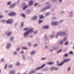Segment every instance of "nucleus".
Masks as SVG:
<instances>
[{"label": "nucleus", "instance_id": "f3484780", "mask_svg": "<svg viewBox=\"0 0 74 74\" xmlns=\"http://www.w3.org/2000/svg\"><path fill=\"white\" fill-rule=\"evenodd\" d=\"M13 54L14 56H16L18 55L17 51H14L13 52Z\"/></svg>", "mask_w": 74, "mask_h": 74}, {"label": "nucleus", "instance_id": "a211bd4d", "mask_svg": "<svg viewBox=\"0 0 74 74\" xmlns=\"http://www.w3.org/2000/svg\"><path fill=\"white\" fill-rule=\"evenodd\" d=\"M14 40V37L12 36L11 37L10 39V41H13Z\"/></svg>", "mask_w": 74, "mask_h": 74}, {"label": "nucleus", "instance_id": "c756f323", "mask_svg": "<svg viewBox=\"0 0 74 74\" xmlns=\"http://www.w3.org/2000/svg\"><path fill=\"white\" fill-rule=\"evenodd\" d=\"M45 42L46 44H48L49 43V40L47 39L46 40H45Z\"/></svg>", "mask_w": 74, "mask_h": 74}, {"label": "nucleus", "instance_id": "39448f33", "mask_svg": "<svg viewBox=\"0 0 74 74\" xmlns=\"http://www.w3.org/2000/svg\"><path fill=\"white\" fill-rule=\"evenodd\" d=\"M9 16H15L16 15V13L14 12H12L8 14Z\"/></svg>", "mask_w": 74, "mask_h": 74}, {"label": "nucleus", "instance_id": "a18cd8bd", "mask_svg": "<svg viewBox=\"0 0 74 74\" xmlns=\"http://www.w3.org/2000/svg\"><path fill=\"white\" fill-rule=\"evenodd\" d=\"M9 67H11V68L13 67V65H9Z\"/></svg>", "mask_w": 74, "mask_h": 74}, {"label": "nucleus", "instance_id": "6e6552de", "mask_svg": "<svg viewBox=\"0 0 74 74\" xmlns=\"http://www.w3.org/2000/svg\"><path fill=\"white\" fill-rule=\"evenodd\" d=\"M7 23H10L11 24L13 22V20L12 19H9L7 21H6Z\"/></svg>", "mask_w": 74, "mask_h": 74}, {"label": "nucleus", "instance_id": "69168bd1", "mask_svg": "<svg viewBox=\"0 0 74 74\" xmlns=\"http://www.w3.org/2000/svg\"><path fill=\"white\" fill-rule=\"evenodd\" d=\"M37 44H35L34 45V47H37Z\"/></svg>", "mask_w": 74, "mask_h": 74}, {"label": "nucleus", "instance_id": "e2e57ef3", "mask_svg": "<svg viewBox=\"0 0 74 74\" xmlns=\"http://www.w3.org/2000/svg\"><path fill=\"white\" fill-rule=\"evenodd\" d=\"M2 22H6V21L5 20H3L2 21Z\"/></svg>", "mask_w": 74, "mask_h": 74}, {"label": "nucleus", "instance_id": "de8ad7c7", "mask_svg": "<svg viewBox=\"0 0 74 74\" xmlns=\"http://www.w3.org/2000/svg\"><path fill=\"white\" fill-rule=\"evenodd\" d=\"M43 22V21L42 20V21H39V23H42V22Z\"/></svg>", "mask_w": 74, "mask_h": 74}, {"label": "nucleus", "instance_id": "9d476101", "mask_svg": "<svg viewBox=\"0 0 74 74\" xmlns=\"http://www.w3.org/2000/svg\"><path fill=\"white\" fill-rule=\"evenodd\" d=\"M36 52V51H33L31 52L30 54L31 55H32V56H33V55H35Z\"/></svg>", "mask_w": 74, "mask_h": 74}, {"label": "nucleus", "instance_id": "09e8293b", "mask_svg": "<svg viewBox=\"0 0 74 74\" xmlns=\"http://www.w3.org/2000/svg\"><path fill=\"white\" fill-rule=\"evenodd\" d=\"M20 49H21V48H17L16 49V51H19Z\"/></svg>", "mask_w": 74, "mask_h": 74}, {"label": "nucleus", "instance_id": "9b49d317", "mask_svg": "<svg viewBox=\"0 0 74 74\" xmlns=\"http://www.w3.org/2000/svg\"><path fill=\"white\" fill-rule=\"evenodd\" d=\"M33 1L32 0H31L29 2L28 6H32L33 5Z\"/></svg>", "mask_w": 74, "mask_h": 74}, {"label": "nucleus", "instance_id": "2f4dec72", "mask_svg": "<svg viewBox=\"0 0 74 74\" xmlns=\"http://www.w3.org/2000/svg\"><path fill=\"white\" fill-rule=\"evenodd\" d=\"M44 18V16L42 15H40V19H42Z\"/></svg>", "mask_w": 74, "mask_h": 74}, {"label": "nucleus", "instance_id": "c9c22d12", "mask_svg": "<svg viewBox=\"0 0 74 74\" xmlns=\"http://www.w3.org/2000/svg\"><path fill=\"white\" fill-rule=\"evenodd\" d=\"M27 7V5H25V6H24L23 10H25V9H26V8Z\"/></svg>", "mask_w": 74, "mask_h": 74}, {"label": "nucleus", "instance_id": "f257e3e1", "mask_svg": "<svg viewBox=\"0 0 74 74\" xmlns=\"http://www.w3.org/2000/svg\"><path fill=\"white\" fill-rule=\"evenodd\" d=\"M59 36L60 37L62 36H68V34L66 33V32L63 31H59L56 34L55 36L56 38H58Z\"/></svg>", "mask_w": 74, "mask_h": 74}, {"label": "nucleus", "instance_id": "37998d69", "mask_svg": "<svg viewBox=\"0 0 74 74\" xmlns=\"http://www.w3.org/2000/svg\"><path fill=\"white\" fill-rule=\"evenodd\" d=\"M4 61V58H2L1 59V62H3Z\"/></svg>", "mask_w": 74, "mask_h": 74}, {"label": "nucleus", "instance_id": "0eeeda50", "mask_svg": "<svg viewBox=\"0 0 74 74\" xmlns=\"http://www.w3.org/2000/svg\"><path fill=\"white\" fill-rule=\"evenodd\" d=\"M11 44L10 43H8L7 44L6 46V49H10V48L11 47Z\"/></svg>", "mask_w": 74, "mask_h": 74}, {"label": "nucleus", "instance_id": "052dcab7", "mask_svg": "<svg viewBox=\"0 0 74 74\" xmlns=\"http://www.w3.org/2000/svg\"><path fill=\"white\" fill-rule=\"evenodd\" d=\"M4 16H0V18H3Z\"/></svg>", "mask_w": 74, "mask_h": 74}, {"label": "nucleus", "instance_id": "1a4fd4ad", "mask_svg": "<svg viewBox=\"0 0 74 74\" xmlns=\"http://www.w3.org/2000/svg\"><path fill=\"white\" fill-rule=\"evenodd\" d=\"M16 5V3L15 2L10 6L9 7L10 8H14V7H15Z\"/></svg>", "mask_w": 74, "mask_h": 74}, {"label": "nucleus", "instance_id": "2eb2a0df", "mask_svg": "<svg viewBox=\"0 0 74 74\" xmlns=\"http://www.w3.org/2000/svg\"><path fill=\"white\" fill-rule=\"evenodd\" d=\"M15 66H20L21 65V63H20V62L19 61H17L15 64Z\"/></svg>", "mask_w": 74, "mask_h": 74}, {"label": "nucleus", "instance_id": "0e129e2a", "mask_svg": "<svg viewBox=\"0 0 74 74\" xmlns=\"http://www.w3.org/2000/svg\"><path fill=\"white\" fill-rule=\"evenodd\" d=\"M46 4H47V5H48V4H49V3L48 2H47L46 3Z\"/></svg>", "mask_w": 74, "mask_h": 74}, {"label": "nucleus", "instance_id": "6e6d98bb", "mask_svg": "<svg viewBox=\"0 0 74 74\" xmlns=\"http://www.w3.org/2000/svg\"><path fill=\"white\" fill-rule=\"evenodd\" d=\"M37 31H36L34 32V34H37Z\"/></svg>", "mask_w": 74, "mask_h": 74}, {"label": "nucleus", "instance_id": "412c9836", "mask_svg": "<svg viewBox=\"0 0 74 74\" xmlns=\"http://www.w3.org/2000/svg\"><path fill=\"white\" fill-rule=\"evenodd\" d=\"M30 29H29V28H25L23 29V30L24 31H29Z\"/></svg>", "mask_w": 74, "mask_h": 74}, {"label": "nucleus", "instance_id": "a878e982", "mask_svg": "<svg viewBox=\"0 0 74 74\" xmlns=\"http://www.w3.org/2000/svg\"><path fill=\"white\" fill-rule=\"evenodd\" d=\"M50 69L51 70H55V66L51 67L50 68Z\"/></svg>", "mask_w": 74, "mask_h": 74}, {"label": "nucleus", "instance_id": "f8f14e48", "mask_svg": "<svg viewBox=\"0 0 74 74\" xmlns=\"http://www.w3.org/2000/svg\"><path fill=\"white\" fill-rule=\"evenodd\" d=\"M32 19L33 21H36L37 19V16H33L32 18Z\"/></svg>", "mask_w": 74, "mask_h": 74}, {"label": "nucleus", "instance_id": "4d7b16f0", "mask_svg": "<svg viewBox=\"0 0 74 74\" xmlns=\"http://www.w3.org/2000/svg\"><path fill=\"white\" fill-rule=\"evenodd\" d=\"M73 14H70L69 16V17H73Z\"/></svg>", "mask_w": 74, "mask_h": 74}, {"label": "nucleus", "instance_id": "864d4df0", "mask_svg": "<svg viewBox=\"0 0 74 74\" xmlns=\"http://www.w3.org/2000/svg\"><path fill=\"white\" fill-rule=\"evenodd\" d=\"M38 3H35L34 5V6H37L38 5Z\"/></svg>", "mask_w": 74, "mask_h": 74}, {"label": "nucleus", "instance_id": "4be33fe9", "mask_svg": "<svg viewBox=\"0 0 74 74\" xmlns=\"http://www.w3.org/2000/svg\"><path fill=\"white\" fill-rule=\"evenodd\" d=\"M15 72V71H12L10 72V74H14Z\"/></svg>", "mask_w": 74, "mask_h": 74}, {"label": "nucleus", "instance_id": "79ce46f5", "mask_svg": "<svg viewBox=\"0 0 74 74\" xmlns=\"http://www.w3.org/2000/svg\"><path fill=\"white\" fill-rule=\"evenodd\" d=\"M25 5H26V3H25V2H23L22 4V6H25Z\"/></svg>", "mask_w": 74, "mask_h": 74}, {"label": "nucleus", "instance_id": "dca6fc26", "mask_svg": "<svg viewBox=\"0 0 74 74\" xmlns=\"http://www.w3.org/2000/svg\"><path fill=\"white\" fill-rule=\"evenodd\" d=\"M12 32H8L7 33V36H11V35H12Z\"/></svg>", "mask_w": 74, "mask_h": 74}, {"label": "nucleus", "instance_id": "c85d7f7f", "mask_svg": "<svg viewBox=\"0 0 74 74\" xmlns=\"http://www.w3.org/2000/svg\"><path fill=\"white\" fill-rule=\"evenodd\" d=\"M50 14H51V13L49 12H47L45 14V16H48V15H49Z\"/></svg>", "mask_w": 74, "mask_h": 74}, {"label": "nucleus", "instance_id": "58836bf2", "mask_svg": "<svg viewBox=\"0 0 74 74\" xmlns=\"http://www.w3.org/2000/svg\"><path fill=\"white\" fill-rule=\"evenodd\" d=\"M28 46H29V47H30L32 45V43H31V42H29L28 43Z\"/></svg>", "mask_w": 74, "mask_h": 74}, {"label": "nucleus", "instance_id": "a19ab883", "mask_svg": "<svg viewBox=\"0 0 74 74\" xmlns=\"http://www.w3.org/2000/svg\"><path fill=\"white\" fill-rule=\"evenodd\" d=\"M69 44V42L67 41L65 43L64 45H67Z\"/></svg>", "mask_w": 74, "mask_h": 74}, {"label": "nucleus", "instance_id": "4c0bfd02", "mask_svg": "<svg viewBox=\"0 0 74 74\" xmlns=\"http://www.w3.org/2000/svg\"><path fill=\"white\" fill-rule=\"evenodd\" d=\"M54 50H56L57 49H58V47H54Z\"/></svg>", "mask_w": 74, "mask_h": 74}, {"label": "nucleus", "instance_id": "6ab92c4d", "mask_svg": "<svg viewBox=\"0 0 74 74\" xmlns=\"http://www.w3.org/2000/svg\"><path fill=\"white\" fill-rule=\"evenodd\" d=\"M53 64H54V62H49L47 63V64H49V65Z\"/></svg>", "mask_w": 74, "mask_h": 74}, {"label": "nucleus", "instance_id": "f704fd0d", "mask_svg": "<svg viewBox=\"0 0 74 74\" xmlns=\"http://www.w3.org/2000/svg\"><path fill=\"white\" fill-rule=\"evenodd\" d=\"M24 26V23L23 22H22L21 23V27H23Z\"/></svg>", "mask_w": 74, "mask_h": 74}, {"label": "nucleus", "instance_id": "774afa93", "mask_svg": "<svg viewBox=\"0 0 74 74\" xmlns=\"http://www.w3.org/2000/svg\"><path fill=\"white\" fill-rule=\"evenodd\" d=\"M52 1L53 2H55L57 1V0H52Z\"/></svg>", "mask_w": 74, "mask_h": 74}, {"label": "nucleus", "instance_id": "4468645a", "mask_svg": "<svg viewBox=\"0 0 74 74\" xmlns=\"http://www.w3.org/2000/svg\"><path fill=\"white\" fill-rule=\"evenodd\" d=\"M31 12H32V10H29L26 11L25 13L26 14H29Z\"/></svg>", "mask_w": 74, "mask_h": 74}, {"label": "nucleus", "instance_id": "b1692460", "mask_svg": "<svg viewBox=\"0 0 74 74\" xmlns=\"http://www.w3.org/2000/svg\"><path fill=\"white\" fill-rule=\"evenodd\" d=\"M43 28L44 29H48L49 28V26L46 25L43 27Z\"/></svg>", "mask_w": 74, "mask_h": 74}, {"label": "nucleus", "instance_id": "49530a36", "mask_svg": "<svg viewBox=\"0 0 74 74\" xmlns=\"http://www.w3.org/2000/svg\"><path fill=\"white\" fill-rule=\"evenodd\" d=\"M64 56H65V57H67V56H68V54L66 53L64 55Z\"/></svg>", "mask_w": 74, "mask_h": 74}, {"label": "nucleus", "instance_id": "f03ea898", "mask_svg": "<svg viewBox=\"0 0 74 74\" xmlns=\"http://www.w3.org/2000/svg\"><path fill=\"white\" fill-rule=\"evenodd\" d=\"M33 32V28H30L29 30L23 33V36H24V37H26L29 35V33H30Z\"/></svg>", "mask_w": 74, "mask_h": 74}, {"label": "nucleus", "instance_id": "393cba45", "mask_svg": "<svg viewBox=\"0 0 74 74\" xmlns=\"http://www.w3.org/2000/svg\"><path fill=\"white\" fill-rule=\"evenodd\" d=\"M11 4V2L8 1L7 2V5H10Z\"/></svg>", "mask_w": 74, "mask_h": 74}, {"label": "nucleus", "instance_id": "603ef678", "mask_svg": "<svg viewBox=\"0 0 74 74\" xmlns=\"http://www.w3.org/2000/svg\"><path fill=\"white\" fill-rule=\"evenodd\" d=\"M7 64H6L5 66L4 67V69H7Z\"/></svg>", "mask_w": 74, "mask_h": 74}, {"label": "nucleus", "instance_id": "473e14b6", "mask_svg": "<svg viewBox=\"0 0 74 74\" xmlns=\"http://www.w3.org/2000/svg\"><path fill=\"white\" fill-rule=\"evenodd\" d=\"M23 49H25V50H27L28 49V48L25 47H23L22 48Z\"/></svg>", "mask_w": 74, "mask_h": 74}, {"label": "nucleus", "instance_id": "423d86ee", "mask_svg": "<svg viewBox=\"0 0 74 74\" xmlns=\"http://www.w3.org/2000/svg\"><path fill=\"white\" fill-rule=\"evenodd\" d=\"M51 24L53 26H56L59 24V23L58 21H53L51 22Z\"/></svg>", "mask_w": 74, "mask_h": 74}, {"label": "nucleus", "instance_id": "c03bdc74", "mask_svg": "<svg viewBox=\"0 0 74 74\" xmlns=\"http://www.w3.org/2000/svg\"><path fill=\"white\" fill-rule=\"evenodd\" d=\"M22 16L23 17V18H26V16H25V15L24 14H21Z\"/></svg>", "mask_w": 74, "mask_h": 74}, {"label": "nucleus", "instance_id": "7c9ffc66", "mask_svg": "<svg viewBox=\"0 0 74 74\" xmlns=\"http://www.w3.org/2000/svg\"><path fill=\"white\" fill-rule=\"evenodd\" d=\"M67 37H65L63 39V41H65L67 40Z\"/></svg>", "mask_w": 74, "mask_h": 74}, {"label": "nucleus", "instance_id": "8fccbe9b", "mask_svg": "<svg viewBox=\"0 0 74 74\" xmlns=\"http://www.w3.org/2000/svg\"><path fill=\"white\" fill-rule=\"evenodd\" d=\"M22 58H23V59H25V56H24V55L22 56Z\"/></svg>", "mask_w": 74, "mask_h": 74}, {"label": "nucleus", "instance_id": "e433bc0d", "mask_svg": "<svg viewBox=\"0 0 74 74\" xmlns=\"http://www.w3.org/2000/svg\"><path fill=\"white\" fill-rule=\"evenodd\" d=\"M62 51V49H60L57 52V53H59L61 52Z\"/></svg>", "mask_w": 74, "mask_h": 74}, {"label": "nucleus", "instance_id": "ddd939ff", "mask_svg": "<svg viewBox=\"0 0 74 74\" xmlns=\"http://www.w3.org/2000/svg\"><path fill=\"white\" fill-rule=\"evenodd\" d=\"M51 7V5H49L47 6H46L44 8L43 10H47V9H49V8H50Z\"/></svg>", "mask_w": 74, "mask_h": 74}, {"label": "nucleus", "instance_id": "bf43d9fd", "mask_svg": "<svg viewBox=\"0 0 74 74\" xmlns=\"http://www.w3.org/2000/svg\"><path fill=\"white\" fill-rule=\"evenodd\" d=\"M54 49H51L49 50L50 52H52L53 51Z\"/></svg>", "mask_w": 74, "mask_h": 74}, {"label": "nucleus", "instance_id": "72a5a7b5", "mask_svg": "<svg viewBox=\"0 0 74 74\" xmlns=\"http://www.w3.org/2000/svg\"><path fill=\"white\" fill-rule=\"evenodd\" d=\"M59 70L58 67L54 66V70Z\"/></svg>", "mask_w": 74, "mask_h": 74}, {"label": "nucleus", "instance_id": "5701e85b", "mask_svg": "<svg viewBox=\"0 0 74 74\" xmlns=\"http://www.w3.org/2000/svg\"><path fill=\"white\" fill-rule=\"evenodd\" d=\"M55 37V35L53 34H51L50 35V38H53Z\"/></svg>", "mask_w": 74, "mask_h": 74}, {"label": "nucleus", "instance_id": "338daca9", "mask_svg": "<svg viewBox=\"0 0 74 74\" xmlns=\"http://www.w3.org/2000/svg\"><path fill=\"white\" fill-rule=\"evenodd\" d=\"M59 2L60 3H61V2H62V0H59Z\"/></svg>", "mask_w": 74, "mask_h": 74}, {"label": "nucleus", "instance_id": "bb28decb", "mask_svg": "<svg viewBox=\"0 0 74 74\" xmlns=\"http://www.w3.org/2000/svg\"><path fill=\"white\" fill-rule=\"evenodd\" d=\"M63 43V40H61L59 42V44L60 45H62Z\"/></svg>", "mask_w": 74, "mask_h": 74}, {"label": "nucleus", "instance_id": "680f3d73", "mask_svg": "<svg viewBox=\"0 0 74 74\" xmlns=\"http://www.w3.org/2000/svg\"><path fill=\"white\" fill-rule=\"evenodd\" d=\"M24 52H23V51H22L20 52V53L21 54H23Z\"/></svg>", "mask_w": 74, "mask_h": 74}, {"label": "nucleus", "instance_id": "7ed1b4c3", "mask_svg": "<svg viewBox=\"0 0 74 74\" xmlns=\"http://www.w3.org/2000/svg\"><path fill=\"white\" fill-rule=\"evenodd\" d=\"M70 60V59H66L63 60V61L60 64H57V66H62L64 63H66V62H68Z\"/></svg>", "mask_w": 74, "mask_h": 74}, {"label": "nucleus", "instance_id": "5fc2aeb1", "mask_svg": "<svg viewBox=\"0 0 74 74\" xmlns=\"http://www.w3.org/2000/svg\"><path fill=\"white\" fill-rule=\"evenodd\" d=\"M69 14H73V12L71 11L69 12Z\"/></svg>", "mask_w": 74, "mask_h": 74}, {"label": "nucleus", "instance_id": "aec40b11", "mask_svg": "<svg viewBox=\"0 0 74 74\" xmlns=\"http://www.w3.org/2000/svg\"><path fill=\"white\" fill-rule=\"evenodd\" d=\"M36 71L35 70H34L33 71H31L29 73V74H34V73H36Z\"/></svg>", "mask_w": 74, "mask_h": 74}, {"label": "nucleus", "instance_id": "20e7f679", "mask_svg": "<svg viewBox=\"0 0 74 74\" xmlns=\"http://www.w3.org/2000/svg\"><path fill=\"white\" fill-rule=\"evenodd\" d=\"M45 66H46V64H43L41 66L36 68L35 69V71H38V70H40V69H42V68L44 67Z\"/></svg>", "mask_w": 74, "mask_h": 74}, {"label": "nucleus", "instance_id": "cd10ccee", "mask_svg": "<svg viewBox=\"0 0 74 74\" xmlns=\"http://www.w3.org/2000/svg\"><path fill=\"white\" fill-rule=\"evenodd\" d=\"M46 59H47V57H44L42 58L41 59V60H46Z\"/></svg>", "mask_w": 74, "mask_h": 74}, {"label": "nucleus", "instance_id": "3c124183", "mask_svg": "<svg viewBox=\"0 0 74 74\" xmlns=\"http://www.w3.org/2000/svg\"><path fill=\"white\" fill-rule=\"evenodd\" d=\"M73 52L72 51H71L69 52V54H73Z\"/></svg>", "mask_w": 74, "mask_h": 74}, {"label": "nucleus", "instance_id": "13d9d810", "mask_svg": "<svg viewBox=\"0 0 74 74\" xmlns=\"http://www.w3.org/2000/svg\"><path fill=\"white\" fill-rule=\"evenodd\" d=\"M70 69H71V67H69L68 69V71H70Z\"/></svg>", "mask_w": 74, "mask_h": 74}, {"label": "nucleus", "instance_id": "ea45409f", "mask_svg": "<svg viewBox=\"0 0 74 74\" xmlns=\"http://www.w3.org/2000/svg\"><path fill=\"white\" fill-rule=\"evenodd\" d=\"M44 38H46V39H47L48 38V37H47V35L46 34H45Z\"/></svg>", "mask_w": 74, "mask_h": 74}]
</instances>
